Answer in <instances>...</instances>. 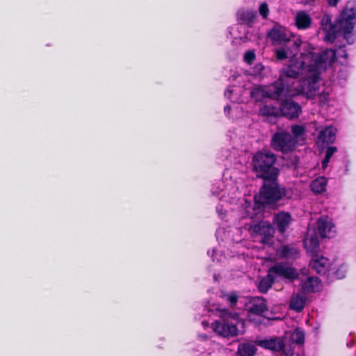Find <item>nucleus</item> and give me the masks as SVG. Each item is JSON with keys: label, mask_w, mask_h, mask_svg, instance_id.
Listing matches in <instances>:
<instances>
[{"label": "nucleus", "mask_w": 356, "mask_h": 356, "mask_svg": "<svg viewBox=\"0 0 356 356\" xmlns=\"http://www.w3.org/2000/svg\"><path fill=\"white\" fill-rule=\"evenodd\" d=\"M337 129L333 126H327L318 133L316 143L319 149L326 148L333 144L336 140Z\"/></svg>", "instance_id": "12"}, {"label": "nucleus", "mask_w": 356, "mask_h": 356, "mask_svg": "<svg viewBox=\"0 0 356 356\" xmlns=\"http://www.w3.org/2000/svg\"><path fill=\"white\" fill-rule=\"evenodd\" d=\"M257 345L273 352L284 351L286 346L284 339L280 337L260 340L257 342Z\"/></svg>", "instance_id": "18"}, {"label": "nucleus", "mask_w": 356, "mask_h": 356, "mask_svg": "<svg viewBox=\"0 0 356 356\" xmlns=\"http://www.w3.org/2000/svg\"><path fill=\"white\" fill-rule=\"evenodd\" d=\"M275 282V277L272 276L268 270V274L261 277L258 282L257 287L260 293H266Z\"/></svg>", "instance_id": "23"}, {"label": "nucleus", "mask_w": 356, "mask_h": 356, "mask_svg": "<svg viewBox=\"0 0 356 356\" xmlns=\"http://www.w3.org/2000/svg\"><path fill=\"white\" fill-rule=\"evenodd\" d=\"M270 145L275 151L286 154L293 150L295 141L289 132L280 131L273 135Z\"/></svg>", "instance_id": "7"}, {"label": "nucleus", "mask_w": 356, "mask_h": 356, "mask_svg": "<svg viewBox=\"0 0 356 356\" xmlns=\"http://www.w3.org/2000/svg\"><path fill=\"white\" fill-rule=\"evenodd\" d=\"M321 287L322 282L318 277H309L301 283L302 292L305 294L318 292Z\"/></svg>", "instance_id": "19"}, {"label": "nucleus", "mask_w": 356, "mask_h": 356, "mask_svg": "<svg viewBox=\"0 0 356 356\" xmlns=\"http://www.w3.org/2000/svg\"><path fill=\"white\" fill-rule=\"evenodd\" d=\"M305 248L312 255L316 254L319 250L320 245L318 234L316 232L313 233L309 237L304 239L303 241Z\"/></svg>", "instance_id": "21"}, {"label": "nucleus", "mask_w": 356, "mask_h": 356, "mask_svg": "<svg viewBox=\"0 0 356 356\" xmlns=\"http://www.w3.org/2000/svg\"><path fill=\"white\" fill-rule=\"evenodd\" d=\"M277 254L282 258L289 259V258H296L299 254V252L298 249L293 246H289L288 245H282L280 249L277 251Z\"/></svg>", "instance_id": "27"}, {"label": "nucleus", "mask_w": 356, "mask_h": 356, "mask_svg": "<svg viewBox=\"0 0 356 356\" xmlns=\"http://www.w3.org/2000/svg\"><path fill=\"white\" fill-rule=\"evenodd\" d=\"M257 348L251 343H242L238 344L236 354L238 356H254Z\"/></svg>", "instance_id": "26"}, {"label": "nucleus", "mask_w": 356, "mask_h": 356, "mask_svg": "<svg viewBox=\"0 0 356 356\" xmlns=\"http://www.w3.org/2000/svg\"><path fill=\"white\" fill-rule=\"evenodd\" d=\"M322 30L325 33V40L329 42H334L336 40L335 23L332 22V15L325 14L321 20Z\"/></svg>", "instance_id": "16"}, {"label": "nucleus", "mask_w": 356, "mask_h": 356, "mask_svg": "<svg viewBox=\"0 0 356 356\" xmlns=\"http://www.w3.org/2000/svg\"><path fill=\"white\" fill-rule=\"evenodd\" d=\"M219 297L225 302L227 303L228 306L231 309H234L237 305L238 301V295L236 292H227L222 291L220 293Z\"/></svg>", "instance_id": "25"}, {"label": "nucleus", "mask_w": 356, "mask_h": 356, "mask_svg": "<svg viewBox=\"0 0 356 356\" xmlns=\"http://www.w3.org/2000/svg\"><path fill=\"white\" fill-rule=\"evenodd\" d=\"M259 11L260 15L263 17L264 19H266L269 14V9L268 4L266 3H262L259 8Z\"/></svg>", "instance_id": "36"}, {"label": "nucleus", "mask_w": 356, "mask_h": 356, "mask_svg": "<svg viewBox=\"0 0 356 356\" xmlns=\"http://www.w3.org/2000/svg\"><path fill=\"white\" fill-rule=\"evenodd\" d=\"M327 228V223L325 220L319 219L317 221V234L321 238H325L326 229Z\"/></svg>", "instance_id": "34"}, {"label": "nucleus", "mask_w": 356, "mask_h": 356, "mask_svg": "<svg viewBox=\"0 0 356 356\" xmlns=\"http://www.w3.org/2000/svg\"><path fill=\"white\" fill-rule=\"evenodd\" d=\"M268 88L265 86H256L250 90V97L255 102H261L265 98H268Z\"/></svg>", "instance_id": "24"}, {"label": "nucleus", "mask_w": 356, "mask_h": 356, "mask_svg": "<svg viewBox=\"0 0 356 356\" xmlns=\"http://www.w3.org/2000/svg\"><path fill=\"white\" fill-rule=\"evenodd\" d=\"M339 0H327L330 6H336L338 3Z\"/></svg>", "instance_id": "39"}, {"label": "nucleus", "mask_w": 356, "mask_h": 356, "mask_svg": "<svg viewBox=\"0 0 356 356\" xmlns=\"http://www.w3.org/2000/svg\"><path fill=\"white\" fill-rule=\"evenodd\" d=\"M314 60L308 62L305 70L312 73L307 80V86L301 85L298 93L305 95L308 99H313L316 95L317 88L315 85L320 79V72L322 69H325L326 63L330 60V63H333L336 59V51L332 49H325L321 53L314 51Z\"/></svg>", "instance_id": "2"}, {"label": "nucleus", "mask_w": 356, "mask_h": 356, "mask_svg": "<svg viewBox=\"0 0 356 356\" xmlns=\"http://www.w3.org/2000/svg\"><path fill=\"white\" fill-rule=\"evenodd\" d=\"M250 306L248 308V312L257 315L263 316L268 311L267 300L262 296L252 297L250 300Z\"/></svg>", "instance_id": "17"}, {"label": "nucleus", "mask_w": 356, "mask_h": 356, "mask_svg": "<svg viewBox=\"0 0 356 356\" xmlns=\"http://www.w3.org/2000/svg\"><path fill=\"white\" fill-rule=\"evenodd\" d=\"M238 17L242 24L251 26L256 17V13L252 10H243L238 13Z\"/></svg>", "instance_id": "29"}, {"label": "nucleus", "mask_w": 356, "mask_h": 356, "mask_svg": "<svg viewBox=\"0 0 356 356\" xmlns=\"http://www.w3.org/2000/svg\"><path fill=\"white\" fill-rule=\"evenodd\" d=\"M281 115L289 120L297 119L302 113L300 104L293 100L285 99L280 106Z\"/></svg>", "instance_id": "13"}, {"label": "nucleus", "mask_w": 356, "mask_h": 356, "mask_svg": "<svg viewBox=\"0 0 356 356\" xmlns=\"http://www.w3.org/2000/svg\"><path fill=\"white\" fill-rule=\"evenodd\" d=\"M326 180L325 178L316 179L310 185L312 191L315 193H321L325 191Z\"/></svg>", "instance_id": "31"}, {"label": "nucleus", "mask_w": 356, "mask_h": 356, "mask_svg": "<svg viewBox=\"0 0 356 356\" xmlns=\"http://www.w3.org/2000/svg\"><path fill=\"white\" fill-rule=\"evenodd\" d=\"M255 58H256L255 53L254 52V51H252V50H249V51H246L245 53L244 57H243L244 61L248 65H251L254 62Z\"/></svg>", "instance_id": "35"}, {"label": "nucleus", "mask_w": 356, "mask_h": 356, "mask_svg": "<svg viewBox=\"0 0 356 356\" xmlns=\"http://www.w3.org/2000/svg\"><path fill=\"white\" fill-rule=\"evenodd\" d=\"M295 24L298 29L305 30L311 26L312 18L305 11H298L295 17Z\"/></svg>", "instance_id": "22"}, {"label": "nucleus", "mask_w": 356, "mask_h": 356, "mask_svg": "<svg viewBox=\"0 0 356 356\" xmlns=\"http://www.w3.org/2000/svg\"><path fill=\"white\" fill-rule=\"evenodd\" d=\"M250 229L254 234L260 235L261 243L269 244L272 242L275 234V228L268 221L261 220L250 227Z\"/></svg>", "instance_id": "11"}, {"label": "nucleus", "mask_w": 356, "mask_h": 356, "mask_svg": "<svg viewBox=\"0 0 356 356\" xmlns=\"http://www.w3.org/2000/svg\"><path fill=\"white\" fill-rule=\"evenodd\" d=\"M325 151V155L322 161V168L325 169L327 167L328 163L330 162L332 156L334 153L337 152V147L334 146L328 145Z\"/></svg>", "instance_id": "32"}, {"label": "nucleus", "mask_w": 356, "mask_h": 356, "mask_svg": "<svg viewBox=\"0 0 356 356\" xmlns=\"http://www.w3.org/2000/svg\"><path fill=\"white\" fill-rule=\"evenodd\" d=\"M314 50L315 48L313 46L305 43L302 51L300 53L301 59L296 60L291 59L289 64L280 71L279 76L293 88L295 80L300 76L303 70H305L308 62L314 60Z\"/></svg>", "instance_id": "4"}, {"label": "nucleus", "mask_w": 356, "mask_h": 356, "mask_svg": "<svg viewBox=\"0 0 356 356\" xmlns=\"http://www.w3.org/2000/svg\"><path fill=\"white\" fill-rule=\"evenodd\" d=\"M284 26L279 24H275L273 28L267 33V37L270 39L273 44L280 45L284 40L291 35Z\"/></svg>", "instance_id": "15"}, {"label": "nucleus", "mask_w": 356, "mask_h": 356, "mask_svg": "<svg viewBox=\"0 0 356 356\" xmlns=\"http://www.w3.org/2000/svg\"><path fill=\"white\" fill-rule=\"evenodd\" d=\"M292 132L296 136H301L304 133V128L300 125H294L292 127Z\"/></svg>", "instance_id": "37"}, {"label": "nucleus", "mask_w": 356, "mask_h": 356, "mask_svg": "<svg viewBox=\"0 0 356 356\" xmlns=\"http://www.w3.org/2000/svg\"><path fill=\"white\" fill-rule=\"evenodd\" d=\"M302 42L299 37L291 34L275 49V54L278 60H284L288 58L292 59L296 57L301 47Z\"/></svg>", "instance_id": "6"}, {"label": "nucleus", "mask_w": 356, "mask_h": 356, "mask_svg": "<svg viewBox=\"0 0 356 356\" xmlns=\"http://www.w3.org/2000/svg\"><path fill=\"white\" fill-rule=\"evenodd\" d=\"M356 18L354 8L344 9L335 22L336 35L342 33L346 39L354 29L353 20Z\"/></svg>", "instance_id": "8"}, {"label": "nucleus", "mask_w": 356, "mask_h": 356, "mask_svg": "<svg viewBox=\"0 0 356 356\" xmlns=\"http://www.w3.org/2000/svg\"><path fill=\"white\" fill-rule=\"evenodd\" d=\"M305 334L300 327H296L290 335V341L298 346H302L305 343Z\"/></svg>", "instance_id": "30"}, {"label": "nucleus", "mask_w": 356, "mask_h": 356, "mask_svg": "<svg viewBox=\"0 0 356 356\" xmlns=\"http://www.w3.org/2000/svg\"><path fill=\"white\" fill-rule=\"evenodd\" d=\"M293 221V218L289 212L280 211L275 213L273 218V223L281 234H284L290 224Z\"/></svg>", "instance_id": "14"}, {"label": "nucleus", "mask_w": 356, "mask_h": 356, "mask_svg": "<svg viewBox=\"0 0 356 356\" xmlns=\"http://www.w3.org/2000/svg\"><path fill=\"white\" fill-rule=\"evenodd\" d=\"M268 99L280 101L291 95L292 87L279 76L277 81L267 86Z\"/></svg>", "instance_id": "9"}, {"label": "nucleus", "mask_w": 356, "mask_h": 356, "mask_svg": "<svg viewBox=\"0 0 356 356\" xmlns=\"http://www.w3.org/2000/svg\"><path fill=\"white\" fill-rule=\"evenodd\" d=\"M250 168L256 178L261 180L281 173L277 155L268 149H259L252 154Z\"/></svg>", "instance_id": "3"}, {"label": "nucleus", "mask_w": 356, "mask_h": 356, "mask_svg": "<svg viewBox=\"0 0 356 356\" xmlns=\"http://www.w3.org/2000/svg\"><path fill=\"white\" fill-rule=\"evenodd\" d=\"M216 310L218 312L220 321H215L211 323L213 331L219 336L229 338L236 337L238 334L237 324L242 320L238 313L230 312L227 308L218 307Z\"/></svg>", "instance_id": "5"}, {"label": "nucleus", "mask_w": 356, "mask_h": 356, "mask_svg": "<svg viewBox=\"0 0 356 356\" xmlns=\"http://www.w3.org/2000/svg\"><path fill=\"white\" fill-rule=\"evenodd\" d=\"M328 259L325 257H318V254L312 255L309 266L314 270L316 273L325 275L327 271Z\"/></svg>", "instance_id": "20"}, {"label": "nucleus", "mask_w": 356, "mask_h": 356, "mask_svg": "<svg viewBox=\"0 0 356 356\" xmlns=\"http://www.w3.org/2000/svg\"><path fill=\"white\" fill-rule=\"evenodd\" d=\"M224 109H225V111H229L231 110V107H230V106L227 105V106H225Z\"/></svg>", "instance_id": "40"}, {"label": "nucleus", "mask_w": 356, "mask_h": 356, "mask_svg": "<svg viewBox=\"0 0 356 356\" xmlns=\"http://www.w3.org/2000/svg\"><path fill=\"white\" fill-rule=\"evenodd\" d=\"M306 298L300 294H296L291 299L289 307L297 312H301L305 305Z\"/></svg>", "instance_id": "28"}, {"label": "nucleus", "mask_w": 356, "mask_h": 356, "mask_svg": "<svg viewBox=\"0 0 356 356\" xmlns=\"http://www.w3.org/2000/svg\"><path fill=\"white\" fill-rule=\"evenodd\" d=\"M268 271L275 278L282 277L291 282L299 278L298 270L293 266L283 262L276 263L268 269Z\"/></svg>", "instance_id": "10"}, {"label": "nucleus", "mask_w": 356, "mask_h": 356, "mask_svg": "<svg viewBox=\"0 0 356 356\" xmlns=\"http://www.w3.org/2000/svg\"><path fill=\"white\" fill-rule=\"evenodd\" d=\"M264 70V66L261 63H257L253 67L254 75H260Z\"/></svg>", "instance_id": "38"}, {"label": "nucleus", "mask_w": 356, "mask_h": 356, "mask_svg": "<svg viewBox=\"0 0 356 356\" xmlns=\"http://www.w3.org/2000/svg\"><path fill=\"white\" fill-rule=\"evenodd\" d=\"M260 113L266 117H277L278 115V111L274 106L265 105L260 108Z\"/></svg>", "instance_id": "33"}, {"label": "nucleus", "mask_w": 356, "mask_h": 356, "mask_svg": "<svg viewBox=\"0 0 356 356\" xmlns=\"http://www.w3.org/2000/svg\"><path fill=\"white\" fill-rule=\"evenodd\" d=\"M280 175H275L262 179V184L259 193L254 197L257 208H269L276 209L280 205L278 202L284 198H290L289 190L282 186L279 183Z\"/></svg>", "instance_id": "1"}]
</instances>
